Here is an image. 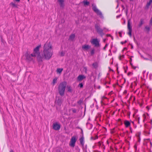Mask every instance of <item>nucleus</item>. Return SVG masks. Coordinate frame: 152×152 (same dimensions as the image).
Returning a JSON list of instances; mask_svg holds the SVG:
<instances>
[{
  "mask_svg": "<svg viewBox=\"0 0 152 152\" xmlns=\"http://www.w3.org/2000/svg\"><path fill=\"white\" fill-rule=\"evenodd\" d=\"M41 47V45H40L37 47H36L34 50V53H36L37 56H40V53L39 52V49Z\"/></svg>",
  "mask_w": 152,
  "mask_h": 152,
  "instance_id": "0eeeda50",
  "label": "nucleus"
},
{
  "mask_svg": "<svg viewBox=\"0 0 152 152\" xmlns=\"http://www.w3.org/2000/svg\"><path fill=\"white\" fill-rule=\"evenodd\" d=\"M130 65H131V66H132L133 67V64L131 62H130Z\"/></svg>",
  "mask_w": 152,
  "mask_h": 152,
  "instance_id": "a18cd8bd",
  "label": "nucleus"
},
{
  "mask_svg": "<svg viewBox=\"0 0 152 152\" xmlns=\"http://www.w3.org/2000/svg\"><path fill=\"white\" fill-rule=\"evenodd\" d=\"M127 50V48H126L125 47L124 48L123 50Z\"/></svg>",
  "mask_w": 152,
  "mask_h": 152,
  "instance_id": "79ce46f5",
  "label": "nucleus"
},
{
  "mask_svg": "<svg viewBox=\"0 0 152 152\" xmlns=\"http://www.w3.org/2000/svg\"><path fill=\"white\" fill-rule=\"evenodd\" d=\"M132 73L131 72H129L128 73V75H129L130 74H131Z\"/></svg>",
  "mask_w": 152,
  "mask_h": 152,
  "instance_id": "37998d69",
  "label": "nucleus"
},
{
  "mask_svg": "<svg viewBox=\"0 0 152 152\" xmlns=\"http://www.w3.org/2000/svg\"><path fill=\"white\" fill-rule=\"evenodd\" d=\"M127 42V40H125L124 42H121V43L123 45L124 44L126 43V42Z\"/></svg>",
  "mask_w": 152,
  "mask_h": 152,
  "instance_id": "f704fd0d",
  "label": "nucleus"
},
{
  "mask_svg": "<svg viewBox=\"0 0 152 152\" xmlns=\"http://www.w3.org/2000/svg\"><path fill=\"white\" fill-rule=\"evenodd\" d=\"M92 66L94 68L96 69L98 67V64L97 62H94Z\"/></svg>",
  "mask_w": 152,
  "mask_h": 152,
  "instance_id": "aec40b11",
  "label": "nucleus"
},
{
  "mask_svg": "<svg viewBox=\"0 0 152 152\" xmlns=\"http://www.w3.org/2000/svg\"><path fill=\"white\" fill-rule=\"evenodd\" d=\"M60 55L61 56H64V53L63 52H61Z\"/></svg>",
  "mask_w": 152,
  "mask_h": 152,
  "instance_id": "c9c22d12",
  "label": "nucleus"
},
{
  "mask_svg": "<svg viewBox=\"0 0 152 152\" xmlns=\"http://www.w3.org/2000/svg\"><path fill=\"white\" fill-rule=\"evenodd\" d=\"M57 78H58L57 77H56L55 78H54L53 79V82H52V83H53V85H54L55 84V83H56Z\"/></svg>",
  "mask_w": 152,
  "mask_h": 152,
  "instance_id": "4be33fe9",
  "label": "nucleus"
},
{
  "mask_svg": "<svg viewBox=\"0 0 152 152\" xmlns=\"http://www.w3.org/2000/svg\"><path fill=\"white\" fill-rule=\"evenodd\" d=\"M95 53V50L94 48L91 51V56L93 55Z\"/></svg>",
  "mask_w": 152,
  "mask_h": 152,
  "instance_id": "a878e982",
  "label": "nucleus"
},
{
  "mask_svg": "<svg viewBox=\"0 0 152 152\" xmlns=\"http://www.w3.org/2000/svg\"><path fill=\"white\" fill-rule=\"evenodd\" d=\"M111 37V39H112V40H113V37H112V36H111V37Z\"/></svg>",
  "mask_w": 152,
  "mask_h": 152,
  "instance_id": "6e6d98bb",
  "label": "nucleus"
},
{
  "mask_svg": "<svg viewBox=\"0 0 152 152\" xmlns=\"http://www.w3.org/2000/svg\"><path fill=\"white\" fill-rule=\"evenodd\" d=\"M119 59H120V60H121V58L120 57V58H119Z\"/></svg>",
  "mask_w": 152,
  "mask_h": 152,
  "instance_id": "69168bd1",
  "label": "nucleus"
},
{
  "mask_svg": "<svg viewBox=\"0 0 152 152\" xmlns=\"http://www.w3.org/2000/svg\"><path fill=\"white\" fill-rule=\"evenodd\" d=\"M122 7L123 8V10H124V9H125V7H124V6L123 5H122Z\"/></svg>",
  "mask_w": 152,
  "mask_h": 152,
  "instance_id": "c03bdc74",
  "label": "nucleus"
},
{
  "mask_svg": "<svg viewBox=\"0 0 152 152\" xmlns=\"http://www.w3.org/2000/svg\"><path fill=\"white\" fill-rule=\"evenodd\" d=\"M126 91H124V93H126Z\"/></svg>",
  "mask_w": 152,
  "mask_h": 152,
  "instance_id": "052dcab7",
  "label": "nucleus"
},
{
  "mask_svg": "<svg viewBox=\"0 0 152 152\" xmlns=\"http://www.w3.org/2000/svg\"><path fill=\"white\" fill-rule=\"evenodd\" d=\"M84 137L83 136V135L79 139L80 144L83 146L84 145Z\"/></svg>",
  "mask_w": 152,
  "mask_h": 152,
  "instance_id": "f8f14e48",
  "label": "nucleus"
},
{
  "mask_svg": "<svg viewBox=\"0 0 152 152\" xmlns=\"http://www.w3.org/2000/svg\"><path fill=\"white\" fill-rule=\"evenodd\" d=\"M98 88H100V86H99L98 87Z\"/></svg>",
  "mask_w": 152,
  "mask_h": 152,
  "instance_id": "e2e57ef3",
  "label": "nucleus"
},
{
  "mask_svg": "<svg viewBox=\"0 0 152 152\" xmlns=\"http://www.w3.org/2000/svg\"><path fill=\"white\" fill-rule=\"evenodd\" d=\"M67 88H68V91L69 92H71L72 91V89L71 88V87L70 86H67Z\"/></svg>",
  "mask_w": 152,
  "mask_h": 152,
  "instance_id": "393cba45",
  "label": "nucleus"
},
{
  "mask_svg": "<svg viewBox=\"0 0 152 152\" xmlns=\"http://www.w3.org/2000/svg\"><path fill=\"white\" fill-rule=\"evenodd\" d=\"M57 103L58 105L59 106H60L62 104L61 100L60 99H58L57 100Z\"/></svg>",
  "mask_w": 152,
  "mask_h": 152,
  "instance_id": "a211bd4d",
  "label": "nucleus"
},
{
  "mask_svg": "<svg viewBox=\"0 0 152 152\" xmlns=\"http://www.w3.org/2000/svg\"><path fill=\"white\" fill-rule=\"evenodd\" d=\"M81 133L82 134H83V130L82 129H81Z\"/></svg>",
  "mask_w": 152,
  "mask_h": 152,
  "instance_id": "de8ad7c7",
  "label": "nucleus"
},
{
  "mask_svg": "<svg viewBox=\"0 0 152 152\" xmlns=\"http://www.w3.org/2000/svg\"><path fill=\"white\" fill-rule=\"evenodd\" d=\"M152 2V0H150L146 4V5L145 7V9H148L149 7L150 6Z\"/></svg>",
  "mask_w": 152,
  "mask_h": 152,
  "instance_id": "ddd939ff",
  "label": "nucleus"
},
{
  "mask_svg": "<svg viewBox=\"0 0 152 152\" xmlns=\"http://www.w3.org/2000/svg\"><path fill=\"white\" fill-rule=\"evenodd\" d=\"M117 17V18H118V17H119V16H117V17Z\"/></svg>",
  "mask_w": 152,
  "mask_h": 152,
  "instance_id": "680f3d73",
  "label": "nucleus"
},
{
  "mask_svg": "<svg viewBox=\"0 0 152 152\" xmlns=\"http://www.w3.org/2000/svg\"><path fill=\"white\" fill-rule=\"evenodd\" d=\"M84 69H86V70H87V68L86 67H85Z\"/></svg>",
  "mask_w": 152,
  "mask_h": 152,
  "instance_id": "8fccbe9b",
  "label": "nucleus"
},
{
  "mask_svg": "<svg viewBox=\"0 0 152 152\" xmlns=\"http://www.w3.org/2000/svg\"><path fill=\"white\" fill-rule=\"evenodd\" d=\"M26 60L29 61H31L32 60V58L29 54H28V53H27L26 54Z\"/></svg>",
  "mask_w": 152,
  "mask_h": 152,
  "instance_id": "9b49d317",
  "label": "nucleus"
},
{
  "mask_svg": "<svg viewBox=\"0 0 152 152\" xmlns=\"http://www.w3.org/2000/svg\"><path fill=\"white\" fill-rule=\"evenodd\" d=\"M83 3L85 6H88L89 4L90 3L89 1L86 0H84L83 1Z\"/></svg>",
  "mask_w": 152,
  "mask_h": 152,
  "instance_id": "6ab92c4d",
  "label": "nucleus"
},
{
  "mask_svg": "<svg viewBox=\"0 0 152 152\" xmlns=\"http://www.w3.org/2000/svg\"><path fill=\"white\" fill-rule=\"evenodd\" d=\"M82 102L83 100L80 99L77 102V103L79 104H80L82 103Z\"/></svg>",
  "mask_w": 152,
  "mask_h": 152,
  "instance_id": "c756f323",
  "label": "nucleus"
},
{
  "mask_svg": "<svg viewBox=\"0 0 152 152\" xmlns=\"http://www.w3.org/2000/svg\"><path fill=\"white\" fill-rule=\"evenodd\" d=\"M79 86L80 88H82L83 87V85L82 83H80L79 85Z\"/></svg>",
  "mask_w": 152,
  "mask_h": 152,
  "instance_id": "7c9ffc66",
  "label": "nucleus"
},
{
  "mask_svg": "<svg viewBox=\"0 0 152 152\" xmlns=\"http://www.w3.org/2000/svg\"><path fill=\"white\" fill-rule=\"evenodd\" d=\"M111 132H112V133H113L114 132H113V131H112Z\"/></svg>",
  "mask_w": 152,
  "mask_h": 152,
  "instance_id": "774afa93",
  "label": "nucleus"
},
{
  "mask_svg": "<svg viewBox=\"0 0 152 152\" xmlns=\"http://www.w3.org/2000/svg\"><path fill=\"white\" fill-rule=\"evenodd\" d=\"M67 85V83L64 81L60 83L58 86V92L59 94L63 96L64 94L65 89Z\"/></svg>",
  "mask_w": 152,
  "mask_h": 152,
  "instance_id": "f03ea898",
  "label": "nucleus"
},
{
  "mask_svg": "<svg viewBox=\"0 0 152 152\" xmlns=\"http://www.w3.org/2000/svg\"><path fill=\"white\" fill-rule=\"evenodd\" d=\"M105 40H106L105 39H104V42H105Z\"/></svg>",
  "mask_w": 152,
  "mask_h": 152,
  "instance_id": "bf43d9fd",
  "label": "nucleus"
},
{
  "mask_svg": "<svg viewBox=\"0 0 152 152\" xmlns=\"http://www.w3.org/2000/svg\"><path fill=\"white\" fill-rule=\"evenodd\" d=\"M63 69L62 68H58L56 70L57 72H58L59 73H61Z\"/></svg>",
  "mask_w": 152,
  "mask_h": 152,
  "instance_id": "b1692460",
  "label": "nucleus"
},
{
  "mask_svg": "<svg viewBox=\"0 0 152 152\" xmlns=\"http://www.w3.org/2000/svg\"><path fill=\"white\" fill-rule=\"evenodd\" d=\"M132 61V59L131 58H130V62H131Z\"/></svg>",
  "mask_w": 152,
  "mask_h": 152,
  "instance_id": "3c124183",
  "label": "nucleus"
},
{
  "mask_svg": "<svg viewBox=\"0 0 152 152\" xmlns=\"http://www.w3.org/2000/svg\"><path fill=\"white\" fill-rule=\"evenodd\" d=\"M75 35L74 34H72L69 37V39L73 40L75 38Z\"/></svg>",
  "mask_w": 152,
  "mask_h": 152,
  "instance_id": "f3484780",
  "label": "nucleus"
},
{
  "mask_svg": "<svg viewBox=\"0 0 152 152\" xmlns=\"http://www.w3.org/2000/svg\"><path fill=\"white\" fill-rule=\"evenodd\" d=\"M11 4L12 5L13 7L16 8H18V5L15 4V3L12 2L11 3Z\"/></svg>",
  "mask_w": 152,
  "mask_h": 152,
  "instance_id": "5701e85b",
  "label": "nucleus"
},
{
  "mask_svg": "<svg viewBox=\"0 0 152 152\" xmlns=\"http://www.w3.org/2000/svg\"><path fill=\"white\" fill-rule=\"evenodd\" d=\"M97 138H98V136H96V138H94L93 137H91V140H95Z\"/></svg>",
  "mask_w": 152,
  "mask_h": 152,
  "instance_id": "473e14b6",
  "label": "nucleus"
},
{
  "mask_svg": "<svg viewBox=\"0 0 152 152\" xmlns=\"http://www.w3.org/2000/svg\"><path fill=\"white\" fill-rule=\"evenodd\" d=\"M118 34H119L120 37H122V34H121V32H118Z\"/></svg>",
  "mask_w": 152,
  "mask_h": 152,
  "instance_id": "e433bc0d",
  "label": "nucleus"
},
{
  "mask_svg": "<svg viewBox=\"0 0 152 152\" xmlns=\"http://www.w3.org/2000/svg\"><path fill=\"white\" fill-rule=\"evenodd\" d=\"M121 57H123V58H124V55H123L121 56Z\"/></svg>",
  "mask_w": 152,
  "mask_h": 152,
  "instance_id": "864d4df0",
  "label": "nucleus"
},
{
  "mask_svg": "<svg viewBox=\"0 0 152 152\" xmlns=\"http://www.w3.org/2000/svg\"><path fill=\"white\" fill-rule=\"evenodd\" d=\"M107 37H111V35L110 34H107Z\"/></svg>",
  "mask_w": 152,
  "mask_h": 152,
  "instance_id": "a19ab883",
  "label": "nucleus"
},
{
  "mask_svg": "<svg viewBox=\"0 0 152 152\" xmlns=\"http://www.w3.org/2000/svg\"><path fill=\"white\" fill-rule=\"evenodd\" d=\"M92 8L93 11L95 12L98 15L100 16L101 18H103L104 17L101 12L97 8L96 6L93 4H92Z\"/></svg>",
  "mask_w": 152,
  "mask_h": 152,
  "instance_id": "7ed1b4c3",
  "label": "nucleus"
},
{
  "mask_svg": "<svg viewBox=\"0 0 152 152\" xmlns=\"http://www.w3.org/2000/svg\"><path fill=\"white\" fill-rule=\"evenodd\" d=\"M107 143L108 144V141H107Z\"/></svg>",
  "mask_w": 152,
  "mask_h": 152,
  "instance_id": "338daca9",
  "label": "nucleus"
},
{
  "mask_svg": "<svg viewBox=\"0 0 152 152\" xmlns=\"http://www.w3.org/2000/svg\"><path fill=\"white\" fill-rule=\"evenodd\" d=\"M91 43L93 45H94L95 47H99L100 46L99 41L97 39H93L91 41Z\"/></svg>",
  "mask_w": 152,
  "mask_h": 152,
  "instance_id": "423d86ee",
  "label": "nucleus"
},
{
  "mask_svg": "<svg viewBox=\"0 0 152 152\" xmlns=\"http://www.w3.org/2000/svg\"><path fill=\"white\" fill-rule=\"evenodd\" d=\"M124 124L126 127H128L130 125V122L129 121L127 120L124 121Z\"/></svg>",
  "mask_w": 152,
  "mask_h": 152,
  "instance_id": "2eb2a0df",
  "label": "nucleus"
},
{
  "mask_svg": "<svg viewBox=\"0 0 152 152\" xmlns=\"http://www.w3.org/2000/svg\"><path fill=\"white\" fill-rule=\"evenodd\" d=\"M146 108L147 109H148V110L149 109V107H148V106H147L146 107Z\"/></svg>",
  "mask_w": 152,
  "mask_h": 152,
  "instance_id": "5fc2aeb1",
  "label": "nucleus"
},
{
  "mask_svg": "<svg viewBox=\"0 0 152 152\" xmlns=\"http://www.w3.org/2000/svg\"><path fill=\"white\" fill-rule=\"evenodd\" d=\"M151 124H152V120H151Z\"/></svg>",
  "mask_w": 152,
  "mask_h": 152,
  "instance_id": "4d7b16f0",
  "label": "nucleus"
},
{
  "mask_svg": "<svg viewBox=\"0 0 152 152\" xmlns=\"http://www.w3.org/2000/svg\"><path fill=\"white\" fill-rule=\"evenodd\" d=\"M132 30H129V32H128V34L129 35L130 37H131L132 36Z\"/></svg>",
  "mask_w": 152,
  "mask_h": 152,
  "instance_id": "c85d7f7f",
  "label": "nucleus"
},
{
  "mask_svg": "<svg viewBox=\"0 0 152 152\" xmlns=\"http://www.w3.org/2000/svg\"><path fill=\"white\" fill-rule=\"evenodd\" d=\"M134 147L136 149H137V146H136V145H135L134 146Z\"/></svg>",
  "mask_w": 152,
  "mask_h": 152,
  "instance_id": "49530a36",
  "label": "nucleus"
},
{
  "mask_svg": "<svg viewBox=\"0 0 152 152\" xmlns=\"http://www.w3.org/2000/svg\"><path fill=\"white\" fill-rule=\"evenodd\" d=\"M150 24L152 25V17H151V19L150 21Z\"/></svg>",
  "mask_w": 152,
  "mask_h": 152,
  "instance_id": "4c0bfd02",
  "label": "nucleus"
},
{
  "mask_svg": "<svg viewBox=\"0 0 152 152\" xmlns=\"http://www.w3.org/2000/svg\"><path fill=\"white\" fill-rule=\"evenodd\" d=\"M108 45V44H107L105 45V46L104 47V48H103V49L104 50H105L106 48L107 47V46Z\"/></svg>",
  "mask_w": 152,
  "mask_h": 152,
  "instance_id": "72a5a7b5",
  "label": "nucleus"
},
{
  "mask_svg": "<svg viewBox=\"0 0 152 152\" xmlns=\"http://www.w3.org/2000/svg\"><path fill=\"white\" fill-rule=\"evenodd\" d=\"M58 2L59 3L60 7H64V0H58Z\"/></svg>",
  "mask_w": 152,
  "mask_h": 152,
  "instance_id": "4468645a",
  "label": "nucleus"
},
{
  "mask_svg": "<svg viewBox=\"0 0 152 152\" xmlns=\"http://www.w3.org/2000/svg\"><path fill=\"white\" fill-rule=\"evenodd\" d=\"M127 28L129 30H132V27L130 23L129 20L128 21Z\"/></svg>",
  "mask_w": 152,
  "mask_h": 152,
  "instance_id": "dca6fc26",
  "label": "nucleus"
},
{
  "mask_svg": "<svg viewBox=\"0 0 152 152\" xmlns=\"http://www.w3.org/2000/svg\"><path fill=\"white\" fill-rule=\"evenodd\" d=\"M145 29L148 32H149L150 30V28L148 26H146L145 27Z\"/></svg>",
  "mask_w": 152,
  "mask_h": 152,
  "instance_id": "bb28decb",
  "label": "nucleus"
},
{
  "mask_svg": "<svg viewBox=\"0 0 152 152\" xmlns=\"http://www.w3.org/2000/svg\"><path fill=\"white\" fill-rule=\"evenodd\" d=\"M86 78V77L84 75H80L78 76L77 77V80L79 81H82L83 79Z\"/></svg>",
  "mask_w": 152,
  "mask_h": 152,
  "instance_id": "9d476101",
  "label": "nucleus"
},
{
  "mask_svg": "<svg viewBox=\"0 0 152 152\" xmlns=\"http://www.w3.org/2000/svg\"><path fill=\"white\" fill-rule=\"evenodd\" d=\"M72 111L73 112V113H76L77 112V110L75 109H73V108H72Z\"/></svg>",
  "mask_w": 152,
  "mask_h": 152,
  "instance_id": "2f4dec72",
  "label": "nucleus"
},
{
  "mask_svg": "<svg viewBox=\"0 0 152 152\" xmlns=\"http://www.w3.org/2000/svg\"><path fill=\"white\" fill-rule=\"evenodd\" d=\"M95 29H96L97 32L101 36H102L104 35V34L103 32V30L99 26L96 24L95 25Z\"/></svg>",
  "mask_w": 152,
  "mask_h": 152,
  "instance_id": "20e7f679",
  "label": "nucleus"
},
{
  "mask_svg": "<svg viewBox=\"0 0 152 152\" xmlns=\"http://www.w3.org/2000/svg\"><path fill=\"white\" fill-rule=\"evenodd\" d=\"M118 121L119 122H120L121 124H122V122H121V119H118Z\"/></svg>",
  "mask_w": 152,
  "mask_h": 152,
  "instance_id": "58836bf2",
  "label": "nucleus"
},
{
  "mask_svg": "<svg viewBox=\"0 0 152 152\" xmlns=\"http://www.w3.org/2000/svg\"><path fill=\"white\" fill-rule=\"evenodd\" d=\"M61 126L60 124H58L57 123H55L53 124V128L55 130H58L60 128Z\"/></svg>",
  "mask_w": 152,
  "mask_h": 152,
  "instance_id": "6e6552de",
  "label": "nucleus"
},
{
  "mask_svg": "<svg viewBox=\"0 0 152 152\" xmlns=\"http://www.w3.org/2000/svg\"><path fill=\"white\" fill-rule=\"evenodd\" d=\"M134 69H135L136 68V67H134L133 66V67H132Z\"/></svg>",
  "mask_w": 152,
  "mask_h": 152,
  "instance_id": "09e8293b",
  "label": "nucleus"
},
{
  "mask_svg": "<svg viewBox=\"0 0 152 152\" xmlns=\"http://www.w3.org/2000/svg\"><path fill=\"white\" fill-rule=\"evenodd\" d=\"M76 140V137L75 136H73L71 139L70 143L69 144V145L72 147H74L75 146Z\"/></svg>",
  "mask_w": 152,
  "mask_h": 152,
  "instance_id": "39448f33",
  "label": "nucleus"
},
{
  "mask_svg": "<svg viewBox=\"0 0 152 152\" xmlns=\"http://www.w3.org/2000/svg\"><path fill=\"white\" fill-rule=\"evenodd\" d=\"M10 152H14L12 150L10 151Z\"/></svg>",
  "mask_w": 152,
  "mask_h": 152,
  "instance_id": "13d9d810",
  "label": "nucleus"
},
{
  "mask_svg": "<svg viewBox=\"0 0 152 152\" xmlns=\"http://www.w3.org/2000/svg\"><path fill=\"white\" fill-rule=\"evenodd\" d=\"M91 48V46L88 45H84L82 46V49L84 50H88Z\"/></svg>",
  "mask_w": 152,
  "mask_h": 152,
  "instance_id": "1a4fd4ad",
  "label": "nucleus"
},
{
  "mask_svg": "<svg viewBox=\"0 0 152 152\" xmlns=\"http://www.w3.org/2000/svg\"><path fill=\"white\" fill-rule=\"evenodd\" d=\"M131 48L132 49L133 48V46L132 45H131Z\"/></svg>",
  "mask_w": 152,
  "mask_h": 152,
  "instance_id": "603ef678",
  "label": "nucleus"
},
{
  "mask_svg": "<svg viewBox=\"0 0 152 152\" xmlns=\"http://www.w3.org/2000/svg\"><path fill=\"white\" fill-rule=\"evenodd\" d=\"M30 55H31L32 58V57H35L36 56H37V55L36 53H34V52L33 53L31 54H30Z\"/></svg>",
  "mask_w": 152,
  "mask_h": 152,
  "instance_id": "cd10ccee",
  "label": "nucleus"
},
{
  "mask_svg": "<svg viewBox=\"0 0 152 152\" xmlns=\"http://www.w3.org/2000/svg\"><path fill=\"white\" fill-rule=\"evenodd\" d=\"M143 20L142 19H141L140 20V22L138 25V26L139 27H141L142 25L143 24Z\"/></svg>",
  "mask_w": 152,
  "mask_h": 152,
  "instance_id": "412c9836",
  "label": "nucleus"
},
{
  "mask_svg": "<svg viewBox=\"0 0 152 152\" xmlns=\"http://www.w3.org/2000/svg\"><path fill=\"white\" fill-rule=\"evenodd\" d=\"M128 12V8H126V14H127Z\"/></svg>",
  "mask_w": 152,
  "mask_h": 152,
  "instance_id": "ea45409f",
  "label": "nucleus"
},
{
  "mask_svg": "<svg viewBox=\"0 0 152 152\" xmlns=\"http://www.w3.org/2000/svg\"><path fill=\"white\" fill-rule=\"evenodd\" d=\"M43 54L42 57L47 60H49L53 55L52 46L50 42H46L44 46Z\"/></svg>",
  "mask_w": 152,
  "mask_h": 152,
  "instance_id": "f257e3e1",
  "label": "nucleus"
},
{
  "mask_svg": "<svg viewBox=\"0 0 152 152\" xmlns=\"http://www.w3.org/2000/svg\"><path fill=\"white\" fill-rule=\"evenodd\" d=\"M125 73H126V70H125Z\"/></svg>",
  "mask_w": 152,
  "mask_h": 152,
  "instance_id": "0e129e2a",
  "label": "nucleus"
}]
</instances>
